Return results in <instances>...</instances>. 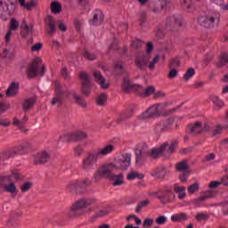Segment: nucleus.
<instances>
[{
  "label": "nucleus",
  "mask_w": 228,
  "mask_h": 228,
  "mask_svg": "<svg viewBox=\"0 0 228 228\" xmlns=\"http://www.w3.org/2000/svg\"><path fill=\"white\" fill-rule=\"evenodd\" d=\"M55 86V96L53 98L51 104L53 106H57V108H61L67 99H73L75 102L81 106L82 108H86V102L83 96H79L75 91H62L61 85L59 82L54 83Z\"/></svg>",
  "instance_id": "f257e3e1"
},
{
  "label": "nucleus",
  "mask_w": 228,
  "mask_h": 228,
  "mask_svg": "<svg viewBox=\"0 0 228 228\" xmlns=\"http://www.w3.org/2000/svg\"><path fill=\"white\" fill-rule=\"evenodd\" d=\"M115 165L113 163L102 164L95 172L94 175V183H99L102 179H110L113 182V186H122L124 184V175L122 173L118 175L113 174L115 172Z\"/></svg>",
  "instance_id": "f03ea898"
},
{
  "label": "nucleus",
  "mask_w": 228,
  "mask_h": 228,
  "mask_svg": "<svg viewBox=\"0 0 228 228\" xmlns=\"http://www.w3.org/2000/svg\"><path fill=\"white\" fill-rule=\"evenodd\" d=\"M184 23V18L181 14H173L168 16L166 19V26L163 24H159L157 27L156 37L159 40L165 38V31H170L171 33H175V31H179V28H183V24Z\"/></svg>",
  "instance_id": "7ed1b4c3"
},
{
  "label": "nucleus",
  "mask_w": 228,
  "mask_h": 228,
  "mask_svg": "<svg viewBox=\"0 0 228 228\" xmlns=\"http://www.w3.org/2000/svg\"><path fill=\"white\" fill-rule=\"evenodd\" d=\"M121 88L125 94H129L132 90H135L136 94L141 95V97H149V95H152V94L156 92V88L153 86H150L146 89H143L140 85H134L128 76L123 78Z\"/></svg>",
  "instance_id": "20e7f679"
},
{
  "label": "nucleus",
  "mask_w": 228,
  "mask_h": 228,
  "mask_svg": "<svg viewBox=\"0 0 228 228\" xmlns=\"http://www.w3.org/2000/svg\"><path fill=\"white\" fill-rule=\"evenodd\" d=\"M95 200L92 199H81L76 201L72 207L70 208V210L67 212V217L68 218H77V216H81L82 215H85V209L88 208L89 206H92V204H94Z\"/></svg>",
  "instance_id": "39448f33"
},
{
  "label": "nucleus",
  "mask_w": 228,
  "mask_h": 228,
  "mask_svg": "<svg viewBox=\"0 0 228 228\" xmlns=\"http://www.w3.org/2000/svg\"><path fill=\"white\" fill-rule=\"evenodd\" d=\"M200 26L206 28L207 29H213V28H218V22H220V14L215 12H208L198 18Z\"/></svg>",
  "instance_id": "423d86ee"
},
{
  "label": "nucleus",
  "mask_w": 228,
  "mask_h": 228,
  "mask_svg": "<svg viewBox=\"0 0 228 228\" xmlns=\"http://www.w3.org/2000/svg\"><path fill=\"white\" fill-rule=\"evenodd\" d=\"M177 147V142L174 141L170 144L168 142H164L159 149L153 148L150 151V156L151 158H159V156H165V158H169L171 154H174Z\"/></svg>",
  "instance_id": "0eeeda50"
},
{
  "label": "nucleus",
  "mask_w": 228,
  "mask_h": 228,
  "mask_svg": "<svg viewBox=\"0 0 228 228\" xmlns=\"http://www.w3.org/2000/svg\"><path fill=\"white\" fill-rule=\"evenodd\" d=\"M167 110V103H157L150 107L145 112L139 116L140 120H147V118H156L159 115H163Z\"/></svg>",
  "instance_id": "6e6552de"
},
{
  "label": "nucleus",
  "mask_w": 228,
  "mask_h": 228,
  "mask_svg": "<svg viewBox=\"0 0 228 228\" xmlns=\"http://www.w3.org/2000/svg\"><path fill=\"white\" fill-rule=\"evenodd\" d=\"M28 77H37V76H44L45 74V66L42 64V59L36 58L26 70Z\"/></svg>",
  "instance_id": "1a4fd4ad"
},
{
  "label": "nucleus",
  "mask_w": 228,
  "mask_h": 228,
  "mask_svg": "<svg viewBox=\"0 0 228 228\" xmlns=\"http://www.w3.org/2000/svg\"><path fill=\"white\" fill-rule=\"evenodd\" d=\"M12 177L14 179H20L18 170H12V175L0 176V188L4 186L5 191H8V193H15L17 191V186H15L14 183H12ZM4 181H8L11 183L4 185Z\"/></svg>",
  "instance_id": "9d476101"
},
{
  "label": "nucleus",
  "mask_w": 228,
  "mask_h": 228,
  "mask_svg": "<svg viewBox=\"0 0 228 228\" xmlns=\"http://www.w3.org/2000/svg\"><path fill=\"white\" fill-rule=\"evenodd\" d=\"M90 184H92V182L89 179L75 180L67 185V191L70 193H83Z\"/></svg>",
  "instance_id": "9b49d317"
},
{
  "label": "nucleus",
  "mask_w": 228,
  "mask_h": 228,
  "mask_svg": "<svg viewBox=\"0 0 228 228\" xmlns=\"http://www.w3.org/2000/svg\"><path fill=\"white\" fill-rule=\"evenodd\" d=\"M45 24L48 31V35L56 33V27L58 26L61 31H67V26L61 20L54 19L53 16H48L45 19Z\"/></svg>",
  "instance_id": "f8f14e48"
},
{
  "label": "nucleus",
  "mask_w": 228,
  "mask_h": 228,
  "mask_svg": "<svg viewBox=\"0 0 228 228\" xmlns=\"http://www.w3.org/2000/svg\"><path fill=\"white\" fill-rule=\"evenodd\" d=\"M97 161H99V157L95 154V151L89 152L82 160V170L92 172L95 168Z\"/></svg>",
  "instance_id": "ddd939ff"
},
{
  "label": "nucleus",
  "mask_w": 228,
  "mask_h": 228,
  "mask_svg": "<svg viewBox=\"0 0 228 228\" xmlns=\"http://www.w3.org/2000/svg\"><path fill=\"white\" fill-rule=\"evenodd\" d=\"M187 133L190 134H200V133H208L211 131V127L208 123H200V121H197L194 124H191L186 128Z\"/></svg>",
  "instance_id": "4468645a"
},
{
  "label": "nucleus",
  "mask_w": 228,
  "mask_h": 228,
  "mask_svg": "<svg viewBox=\"0 0 228 228\" xmlns=\"http://www.w3.org/2000/svg\"><path fill=\"white\" fill-rule=\"evenodd\" d=\"M114 170H127L131 165V154L125 153L115 159Z\"/></svg>",
  "instance_id": "2eb2a0df"
},
{
  "label": "nucleus",
  "mask_w": 228,
  "mask_h": 228,
  "mask_svg": "<svg viewBox=\"0 0 228 228\" xmlns=\"http://www.w3.org/2000/svg\"><path fill=\"white\" fill-rule=\"evenodd\" d=\"M15 0H0V16L13 15Z\"/></svg>",
  "instance_id": "dca6fc26"
},
{
  "label": "nucleus",
  "mask_w": 228,
  "mask_h": 228,
  "mask_svg": "<svg viewBox=\"0 0 228 228\" xmlns=\"http://www.w3.org/2000/svg\"><path fill=\"white\" fill-rule=\"evenodd\" d=\"M26 147L24 146H17L12 150H8L3 153H0V161H6V159H10V158H15V156H22L25 154Z\"/></svg>",
  "instance_id": "f3484780"
},
{
  "label": "nucleus",
  "mask_w": 228,
  "mask_h": 228,
  "mask_svg": "<svg viewBox=\"0 0 228 228\" xmlns=\"http://www.w3.org/2000/svg\"><path fill=\"white\" fill-rule=\"evenodd\" d=\"M79 77L82 80V94H84V95H90L92 86H94V84H92V79L85 72H81Z\"/></svg>",
  "instance_id": "a211bd4d"
},
{
  "label": "nucleus",
  "mask_w": 228,
  "mask_h": 228,
  "mask_svg": "<svg viewBox=\"0 0 228 228\" xmlns=\"http://www.w3.org/2000/svg\"><path fill=\"white\" fill-rule=\"evenodd\" d=\"M149 61H151V56L146 55L145 53H139L135 56V67L141 70L149 65Z\"/></svg>",
  "instance_id": "6ab92c4d"
},
{
  "label": "nucleus",
  "mask_w": 228,
  "mask_h": 228,
  "mask_svg": "<svg viewBox=\"0 0 228 228\" xmlns=\"http://www.w3.org/2000/svg\"><path fill=\"white\" fill-rule=\"evenodd\" d=\"M176 170L178 172H183L180 175V181L182 183H186V179H188V175H190V167H188V162L186 160H183L176 165Z\"/></svg>",
  "instance_id": "aec40b11"
},
{
  "label": "nucleus",
  "mask_w": 228,
  "mask_h": 228,
  "mask_svg": "<svg viewBox=\"0 0 228 228\" xmlns=\"http://www.w3.org/2000/svg\"><path fill=\"white\" fill-rule=\"evenodd\" d=\"M104 20V14L102 11L96 9L93 12V19L89 20L91 26H101Z\"/></svg>",
  "instance_id": "412c9836"
},
{
  "label": "nucleus",
  "mask_w": 228,
  "mask_h": 228,
  "mask_svg": "<svg viewBox=\"0 0 228 228\" xmlns=\"http://www.w3.org/2000/svg\"><path fill=\"white\" fill-rule=\"evenodd\" d=\"M51 159V154L49 151H43L36 154L34 159L35 165H44V163H47Z\"/></svg>",
  "instance_id": "4be33fe9"
},
{
  "label": "nucleus",
  "mask_w": 228,
  "mask_h": 228,
  "mask_svg": "<svg viewBox=\"0 0 228 228\" xmlns=\"http://www.w3.org/2000/svg\"><path fill=\"white\" fill-rule=\"evenodd\" d=\"M115 151V146L111 144H107L103 147L98 148L96 151H94V153L99 158H104L108 156V154H111Z\"/></svg>",
  "instance_id": "5701e85b"
},
{
  "label": "nucleus",
  "mask_w": 228,
  "mask_h": 228,
  "mask_svg": "<svg viewBox=\"0 0 228 228\" xmlns=\"http://www.w3.org/2000/svg\"><path fill=\"white\" fill-rule=\"evenodd\" d=\"M180 6L183 8V10L188 12V13H193V12L197 10V7L195 6V4H193L192 0H180Z\"/></svg>",
  "instance_id": "b1692460"
},
{
  "label": "nucleus",
  "mask_w": 228,
  "mask_h": 228,
  "mask_svg": "<svg viewBox=\"0 0 228 228\" xmlns=\"http://www.w3.org/2000/svg\"><path fill=\"white\" fill-rule=\"evenodd\" d=\"M31 33H33V25H28L26 20H23L20 25L21 38H28V36Z\"/></svg>",
  "instance_id": "393cba45"
},
{
  "label": "nucleus",
  "mask_w": 228,
  "mask_h": 228,
  "mask_svg": "<svg viewBox=\"0 0 228 228\" xmlns=\"http://www.w3.org/2000/svg\"><path fill=\"white\" fill-rule=\"evenodd\" d=\"M158 199H159L162 204H168V202H172V200H174V192H172L170 190H167L162 194H159Z\"/></svg>",
  "instance_id": "a878e982"
},
{
  "label": "nucleus",
  "mask_w": 228,
  "mask_h": 228,
  "mask_svg": "<svg viewBox=\"0 0 228 228\" xmlns=\"http://www.w3.org/2000/svg\"><path fill=\"white\" fill-rule=\"evenodd\" d=\"M94 76L97 83L100 84L101 88H103V90L109 88L110 84L108 83L106 78L103 77L102 74H101L100 71H94Z\"/></svg>",
  "instance_id": "bb28decb"
},
{
  "label": "nucleus",
  "mask_w": 228,
  "mask_h": 228,
  "mask_svg": "<svg viewBox=\"0 0 228 228\" xmlns=\"http://www.w3.org/2000/svg\"><path fill=\"white\" fill-rule=\"evenodd\" d=\"M26 122H28V116H24L21 120L17 118H13L12 124L22 133H28V129H25L24 127V124H26Z\"/></svg>",
  "instance_id": "cd10ccee"
},
{
  "label": "nucleus",
  "mask_w": 228,
  "mask_h": 228,
  "mask_svg": "<svg viewBox=\"0 0 228 228\" xmlns=\"http://www.w3.org/2000/svg\"><path fill=\"white\" fill-rule=\"evenodd\" d=\"M19 94V83L12 82L6 91L7 97H15Z\"/></svg>",
  "instance_id": "c85d7f7f"
},
{
  "label": "nucleus",
  "mask_w": 228,
  "mask_h": 228,
  "mask_svg": "<svg viewBox=\"0 0 228 228\" xmlns=\"http://www.w3.org/2000/svg\"><path fill=\"white\" fill-rule=\"evenodd\" d=\"M152 177H158L159 179H165L167 175V168L163 167H157L153 171H151Z\"/></svg>",
  "instance_id": "c756f323"
},
{
  "label": "nucleus",
  "mask_w": 228,
  "mask_h": 228,
  "mask_svg": "<svg viewBox=\"0 0 228 228\" xmlns=\"http://www.w3.org/2000/svg\"><path fill=\"white\" fill-rule=\"evenodd\" d=\"M114 74L117 76H121V74H126V69L124 68V62L121 61H117L114 64Z\"/></svg>",
  "instance_id": "7c9ffc66"
},
{
  "label": "nucleus",
  "mask_w": 228,
  "mask_h": 228,
  "mask_svg": "<svg viewBox=\"0 0 228 228\" xmlns=\"http://www.w3.org/2000/svg\"><path fill=\"white\" fill-rule=\"evenodd\" d=\"M35 102H37L35 97L26 99L22 104L23 111H29L35 106Z\"/></svg>",
  "instance_id": "2f4dec72"
},
{
  "label": "nucleus",
  "mask_w": 228,
  "mask_h": 228,
  "mask_svg": "<svg viewBox=\"0 0 228 228\" xmlns=\"http://www.w3.org/2000/svg\"><path fill=\"white\" fill-rule=\"evenodd\" d=\"M174 191L178 194V199L183 200L186 197V188L184 186H179L177 183L174 185Z\"/></svg>",
  "instance_id": "473e14b6"
},
{
  "label": "nucleus",
  "mask_w": 228,
  "mask_h": 228,
  "mask_svg": "<svg viewBox=\"0 0 228 228\" xmlns=\"http://www.w3.org/2000/svg\"><path fill=\"white\" fill-rule=\"evenodd\" d=\"M188 218H190V216H187V214L184 212H182L179 214H175V215L171 216L172 222H186V220H188Z\"/></svg>",
  "instance_id": "72a5a7b5"
},
{
  "label": "nucleus",
  "mask_w": 228,
  "mask_h": 228,
  "mask_svg": "<svg viewBox=\"0 0 228 228\" xmlns=\"http://www.w3.org/2000/svg\"><path fill=\"white\" fill-rule=\"evenodd\" d=\"M145 161V153L142 150H135V163L136 165H143Z\"/></svg>",
  "instance_id": "f704fd0d"
},
{
  "label": "nucleus",
  "mask_w": 228,
  "mask_h": 228,
  "mask_svg": "<svg viewBox=\"0 0 228 228\" xmlns=\"http://www.w3.org/2000/svg\"><path fill=\"white\" fill-rule=\"evenodd\" d=\"M166 129H168V122L167 121H161L160 123L157 124L155 127V131L158 133H163L166 131Z\"/></svg>",
  "instance_id": "c9c22d12"
},
{
  "label": "nucleus",
  "mask_w": 228,
  "mask_h": 228,
  "mask_svg": "<svg viewBox=\"0 0 228 228\" xmlns=\"http://www.w3.org/2000/svg\"><path fill=\"white\" fill-rule=\"evenodd\" d=\"M73 136H74L75 142H79V140H85V138H86L88 134H86L83 131H77V132H73Z\"/></svg>",
  "instance_id": "e433bc0d"
},
{
  "label": "nucleus",
  "mask_w": 228,
  "mask_h": 228,
  "mask_svg": "<svg viewBox=\"0 0 228 228\" xmlns=\"http://www.w3.org/2000/svg\"><path fill=\"white\" fill-rule=\"evenodd\" d=\"M149 204H151V201H149V200H144L139 202V204L135 208V213H141L142 209H143V208H147Z\"/></svg>",
  "instance_id": "4c0bfd02"
},
{
  "label": "nucleus",
  "mask_w": 228,
  "mask_h": 228,
  "mask_svg": "<svg viewBox=\"0 0 228 228\" xmlns=\"http://www.w3.org/2000/svg\"><path fill=\"white\" fill-rule=\"evenodd\" d=\"M106 101H108V95L102 93L97 97L96 102L98 106H104V104H106Z\"/></svg>",
  "instance_id": "58836bf2"
},
{
  "label": "nucleus",
  "mask_w": 228,
  "mask_h": 228,
  "mask_svg": "<svg viewBox=\"0 0 228 228\" xmlns=\"http://www.w3.org/2000/svg\"><path fill=\"white\" fill-rule=\"evenodd\" d=\"M19 21L15 18H12L10 21V26L8 31H17L19 29Z\"/></svg>",
  "instance_id": "ea45409f"
},
{
  "label": "nucleus",
  "mask_w": 228,
  "mask_h": 228,
  "mask_svg": "<svg viewBox=\"0 0 228 228\" xmlns=\"http://www.w3.org/2000/svg\"><path fill=\"white\" fill-rule=\"evenodd\" d=\"M143 174H140L138 172H131L127 175L126 179L128 181H133L134 179H142Z\"/></svg>",
  "instance_id": "a19ab883"
},
{
  "label": "nucleus",
  "mask_w": 228,
  "mask_h": 228,
  "mask_svg": "<svg viewBox=\"0 0 228 228\" xmlns=\"http://www.w3.org/2000/svg\"><path fill=\"white\" fill-rule=\"evenodd\" d=\"M51 10L53 13H60L61 12V4L58 2H53L51 4Z\"/></svg>",
  "instance_id": "79ce46f5"
},
{
  "label": "nucleus",
  "mask_w": 228,
  "mask_h": 228,
  "mask_svg": "<svg viewBox=\"0 0 228 228\" xmlns=\"http://www.w3.org/2000/svg\"><path fill=\"white\" fill-rule=\"evenodd\" d=\"M160 56L159 55H156L152 61H150L149 65H148V69H150V70H154V69L156 68V63H158L160 60Z\"/></svg>",
  "instance_id": "37998d69"
},
{
  "label": "nucleus",
  "mask_w": 228,
  "mask_h": 228,
  "mask_svg": "<svg viewBox=\"0 0 228 228\" xmlns=\"http://www.w3.org/2000/svg\"><path fill=\"white\" fill-rule=\"evenodd\" d=\"M195 76V69H193V68H190L189 69H187V71L185 72L184 76H183V79L185 81H189V79H191L192 77Z\"/></svg>",
  "instance_id": "c03bdc74"
},
{
  "label": "nucleus",
  "mask_w": 228,
  "mask_h": 228,
  "mask_svg": "<svg viewBox=\"0 0 228 228\" xmlns=\"http://www.w3.org/2000/svg\"><path fill=\"white\" fill-rule=\"evenodd\" d=\"M142 45H143V41L138 38L133 40L131 43V47H133V49H141Z\"/></svg>",
  "instance_id": "a18cd8bd"
},
{
  "label": "nucleus",
  "mask_w": 228,
  "mask_h": 228,
  "mask_svg": "<svg viewBox=\"0 0 228 228\" xmlns=\"http://www.w3.org/2000/svg\"><path fill=\"white\" fill-rule=\"evenodd\" d=\"M208 218H209V216L206 212H200L195 216L197 222H202V220H208Z\"/></svg>",
  "instance_id": "49530a36"
},
{
  "label": "nucleus",
  "mask_w": 228,
  "mask_h": 228,
  "mask_svg": "<svg viewBox=\"0 0 228 228\" xmlns=\"http://www.w3.org/2000/svg\"><path fill=\"white\" fill-rule=\"evenodd\" d=\"M152 51H154V45L152 44V42H148L146 44V51L142 53H144L146 56H150L151 58V54H152Z\"/></svg>",
  "instance_id": "de8ad7c7"
},
{
  "label": "nucleus",
  "mask_w": 228,
  "mask_h": 228,
  "mask_svg": "<svg viewBox=\"0 0 228 228\" xmlns=\"http://www.w3.org/2000/svg\"><path fill=\"white\" fill-rule=\"evenodd\" d=\"M61 140H62V142H75L74 132L73 133L65 134L64 135H62L61 137Z\"/></svg>",
  "instance_id": "09e8293b"
},
{
  "label": "nucleus",
  "mask_w": 228,
  "mask_h": 228,
  "mask_svg": "<svg viewBox=\"0 0 228 228\" xmlns=\"http://www.w3.org/2000/svg\"><path fill=\"white\" fill-rule=\"evenodd\" d=\"M211 101L213 104L216 106V108H222V106H224V102L218 96H212Z\"/></svg>",
  "instance_id": "8fccbe9b"
},
{
  "label": "nucleus",
  "mask_w": 228,
  "mask_h": 228,
  "mask_svg": "<svg viewBox=\"0 0 228 228\" xmlns=\"http://www.w3.org/2000/svg\"><path fill=\"white\" fill-rule=\"evenodd\" d=\"M199 188H200L199 183H195L190 185L187 190L190 195H193V193H197V191H199Z\"/></svg>",
  "instance_id": "3c124183"
},
{
  "label": "nucleus",
  "mask_w": 228,
  "mask_h": 228,
  "mask_svg": "<svg viewBox=\"0 0 228 228\" xmlns=\"http://www.w3.org/2000/svg\"><path fill=\"white\" fill-rule=\"evenodd\" d=\"M219 63L222 67H224V65H227L228 63V52H224L222 53L220 60H219Z\"/></svg>",
  "instance_id": "603ef678"
},
{
  "label": "nucleus",
  "mask_w": 228,
  "mask_h": 228,
  "mask_svg": "<svg viewBox=\"0 0 228 228\" xmlns=\"http://www.w3.org/2000/svg\"><path fill=\"white\" fill-rule=\"evenodd\" d=\"M110 213V208H102L99 212L96 213V217L97 218H102V216H107Z\"/></svg>",
  "instance_id": "864d4df0"
},
{
  "label": "nucleus",
  "mask_w": 228,
  "mask_h": 228,
  "mask_svg": "<svg viewBox=\"0 0 228 228\" xmlns=\"http://www.w3.org/2000/svg\"><path fill=\"white\" fill-rule=\"evenodd\" d=\"M167 220H168V218H167V216H160L157 217L156 224H158V225H163V224H166V222H167Z\"/></svg>",
  "instance_id": "5fc2aeb1"
},
{
  "label": "nucleus",
  "mask_w": 228,
  "mask_h": 228,
  "mask_svg": "<svg viewBox=\"0 0 228 228\" xmlns=\"http://www.w3.org/2000/svg\"><path fill=\"white\" fill-rule=\"evenodd\" d=\"M82 54H83V55L85 56V58H86L87 60L94 61V60H95V58H96L94 53H90V52H88V51H86V50H85Z\"/></svg>",
  "instance_id": "6e6d98bb"
},
{
  "label": "nucleus",
  "mask_w": 228,
  "mask_h": 228,
  "mask_svg": "<svg viewBox=\"0 0 228 228\" xmlns=\"http://www.w3.org/2000/svg\"><path fill=\"white\" fill-rule=\"evenodd\" d=\"M166 5H164L163 4H160L159 5H155L151 10L153 12V13H161V12L163 11V8H165Z\"/></svg>",
  "instance_id": "4d7b16f0"
},
{
  "label": "nucleus",
  "mask_w": 228,
  "mask_h": 228,
  "mask_svg": "<svg viewBox=\"0 0 228 228\" xmlns=\"http://www.w3.org/2000/svg\"><path fill=\"white\" fill-rule=\"evenodd\" d=\"M74 152L76 156H81L85 152V150H83V146L77 145L74 148Z\"/></svg>",
  "instance_id": "13d9d810"
},
{
  "label": "nucleus",
  "mask_w": 228,
  "mask_h": 228,
  "mask_svg": "<svg viewBox=\"0 0 228 228\" xmlns=\"http://www.w3.org/2000/svg\"><path fill=\"white\" fill-rule=\"evenodd\" d=\"M153 224H154L153 219H144L142 223V227H145V228L152 227Z\"/></svg>",
  "instance_id": "bf43d9fd"
},
{
  "label": "nucleus",
  "mask_w": 228,
  "mask_h": 228,
  "mask_svg": "<svg viewBox=\"0 0 228 228\" xmlns=\"http://www.w3.org/2000/svg\"><path fill=\"white\" fill-rule=\"evenodd\" d=\"M12 31L8 30L6 35H5V37H4V42L6 44V45H10V42L12 40Z\"/></svg>",
  "instance_id": "052dcab7"
},
{
  "label": "nucleus",
  "mask_w": 228,
  "mask_h": 228,
  "mask_svg": "<svg viewBox=\"0 0 228 228\" xmlns=\"http://www.w3.org/2000/svg\"><path fill=\"white\" fill-rule=\"evenodd\" d=\"M140 24L141 26H143L147 20V14L145 12H141L139 15Z\"/></svg>",
  "instance_id": "680f3d73"
},
{
  "label": "nucleus",
  "mask_w": 228,
  "mask_h": 228,
  "mask_svg": "<svg viewBox=\"0 0 228 228\" xmlns=\"http://www.w3.org/2000/svg\"><path fill=\"white\" fill-rule=\"evenodd\" d=\"M32 184L29 182L25 183L22 186H21V191L23 193H26V191H28L29 190V188H31Z\"/></svg>",
  "instance_id": "e2e57ef3"
},
{
  "label": "nucleus",
  "mask_w": 228,
  "mask_h": 228,
  "mask_svg": "<svg viewBox=\"0 0 228 228\" xmlns=\"http://www.w3.org/2000/svg\"><path fill=\"white\" fill-rule=\"evenodd\" d=\"M43 47V45L42 43H37L36 45H34L32 47H31V51L32 52H37V51H40Z\"/></svg>",
  "instance_id": "0e129e2a"
},
{
  "label": "nucleus",
  "mask_w": 228,
  "mask_h": 228,
  "mask_svg": "<svg viewBox=\"0 0 228 228\" xmlns=\"http://www.w3.org/2000/svg\"><path fill=\"white\" fill-rule=\"evenodd\" d=\"M167 77H169V79H174V77H177V71L175 69H173L169 71Z\"/></svg>",
  "instance_id": "69168bd1"
},
{
  "label": "nucleus",
  "mask_w": 228,
  "mask_h": 228,
  "mask_svg": "<svg viewBox=\"0 0 228 228\" xmlns=\"http://www.w3.org/2000/svg\"><path fill=\"white\" fill-rule=\"evenodd\" d=\"M9 105L4 103V102H1L0 103V115L1 113H4V111H6V110H8Z\"/></svg>",
  "instance_id": "338daca9"
},
{
  "label": "nucleus",
  "mask_w": 228,
  "mask_h": 228,
  "mask_svg": "<svg viewBox=\"0 0 228 228\" xmlns=\"http://www.w3.org/2000/svg\"><path fill=\"white\" fill-rule=\"evenodd\" d=\"M170 65H171V67H179V65H180L179 59L178 58L172 59Z\"/></svg>",
  "instance_id": "774afa93"
}]
</instances>
